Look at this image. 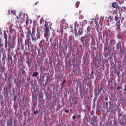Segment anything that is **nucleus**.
Instances as JSON below:
<instances>
[{"label":"nucleus","instance_id":"f257e3e1","mask_svg":"<svg viewBox=\"0 0 126 126\" xmlns=\"http://www.w3.org/2000/svg\"><path fill=\"white\" fill-rule=\"evenodd\" d=\"M39 22L41 26L44 25L43 29L44 30L45 38H48V37L50 36V29H49V25L48 24L47 22L44 20L43 18H41Z\"/></svg>","mask_w":126,"mask_h":126},{"label":"nucleus","instance_id":"f03ea898","mask_svg":"<svg viewBox=\"0 0 126 126\" xmlns=\"http://www.w3.org/2000/svg\"><path fill=\"white\" fill-rule=\"evenodd\" d=\"M121 13L118 12L117 15L115 17V20L116 21V26L117 27L116 30L118 32L121 31V26L123 24V20L121 19Z\"/></svg>","mask_w":126,"mask_h":126},{"label":"nucleus","instance_id":"7ed1b4c3","mask_svg":"<svg viewBox=\"0 0 126 126\" xmlns=\"http://www.w3.org/2000/svg\"><path fill=\"white\" fill-rule=\"evenodd\" d=\"M92 40V45L95 46L96 45V42L95 41V36L92 34H89L86 36L85 41L86 44H89L90 41Z\"/></svg>","mask_w":126,"mask_h":126},{"label":"nucleus","instance_id":"20e7f679","mask_svg":"<svg viewBox=\"0 0 126 126\" xmlns=\"http://www.w3.org/2000/svg\"><path fill=\"white\" fill-rule=\"evenodd\" d=\"M116 50L120 51L121 54H125V45L124 43L119 42L116 45Z\"/></svg>","mask_w":126,"mask_h":126},{"label":"nucleus","instance_id":"39448f33","mask_svg":"<svg viewBox=\"0 0 126 126\" xmlns=\"http://www.w3.org/2000/svg\"><path fill=\"white\" fill-rule=\"evenodd\" d=\"M31 37L32 38V42H35L40 38V35H38V34H36V36H35V34L31 35Z\"/></svg>","mask_w":126,"mask_h":126},{"label":"nucleus","instance_id":"423d86ee","mask_svg":"<svg viewBox=\"0 0 126 126\" xmlns=\"http://www.w3.org/2000/svg\"><path fill=\"white\" fill-rule=\"evenodd\" d=\"M7 25L9 26V30L10 33L12 34V33H13V30L12 29V26H13V24L10 22H8L7 23Z\"/></svg>","mask_w":126,"mask_h":126},{"label":"nucleus","instance_id":"0eeeda50","mask_svg":"<svg viewBox=\"0 0 126 126\" xmlns=\"http://www.w3.org/2000/svg\"><path fill=\"white\" fill-rule=\"evenodd\" d=\"M30 34L31 35V31H30V30L29 29H28V32L27 33L26 38L27 40H29V41H31V39H30Z\"/></svg>","mask_w":126,"mask_h":126},{"label":"nucleus","instance_id":"6e6552de","mask_svg":"<svg viewBox=\"0 0 126 126\" xmlns=\"http://www.w3.org/2000/svg\"><path fill=\"white\" fill-rule=\"evenodd\" d=\"M12 39L13 40L12 41V44H11L10 46V48H11V49H14V48H15V46L14 45V41L15 40V37H14V36H12Z\"/></svg>","mask_w":126,"mask_h":126},{"label":"nucleus","instance_id":"1a4fd4ad","mask_svg":"<svg viewBox=\"0 0 126 126\" xmlns=\"http://www.w3.org/2000/svg\"><path fill=\"white\" fill-rule=\"evenodd\" d=\"M28 43L27 44V45L28 46V49L30 50V46L31 48V49H33V47H34V45H32V42H31V41H29V40H28Z\"/></svg>","mask_w":126,"mask_h":126},{"label":"nucleus","instance_id":"9d476101","mask_svg":"<svg viewBox=\"0 0 126 126\" xmlns=\"http://www.w3.org/2000/svg\"><path fill=\"white\" fill-rule=\"evenodd\" d=\"M7 126H12V119H10L7 122Z\"/></svg>","mask_w":126,"mask_h":126},{"label":"nucleus","instance_id":"9b49d317","mask_svg":"<svg viewBox=\"0 0 126 126\" xmlns=\"http://www.w3.org/2000/svg\"><path fill=\"white\" fill-rule=\"evenodd\" d=\"M112 35H113V32L110 30H108L106 32V36H112Z\"/></svg>","mask_w":126,"mask_h":126},{"label":"nucleus","instance_id":"f8f14e48","mask_svg":"<svg viewBox=\"0 0 126 126\" xmlns=\"http://www.w3.org/2000/svg\"><path fill=\"white\" fill-rule=\"evenodd\" d=\"M35 32H36V27L33 26V27L32 28V32L31 34V35H35Z\"/></svg>","mask_w":126,"mask_h":126},{"label":"nucleus","instance_id":"ddd939ff","mask_svg":"<svg viewBox=\"0 0 126 126\" xmlns=\"http://www.w3.org/2000/svg\"><path fill=\"white\" fill-rule=\"evenodd\" d=\"M82 34H83V31H82V29L80 28L78 32V35L79 36H81V35H82Z\"/></svg>","mask_w":126,"mask_h":126},{"label":"nucleus","instance_id":"4468645a","mask_svg":"<svg viewBox=\"0 0 126 126\" xmlns=\"http://www.w3.org/2000/svg\"><path fill=\"white\" fill-rule=\"evenodd\" d=\"M23 20L25 21H27V20H28V15L27 14H24V17L23 18Z\"/></svg>","mask_w":126,"mask_h":126},{"label":"nucleus","instance_id":"2eb2a0df","mask_svg":"<svg viewBox=\"0 0 126 126\" xmlns=\"http://www.w3.org/2000/svg\"><path fill=\"white\" fill-rule=\"evenodd\" d=\"M112 7H114V8H116V7H118V6L119 5V4L117 2H114L112 3Z\"/></svg>","mask_w":126,"mask_h":126},{"label":"nucleus","instance_id":"dca6fc26","mask_svg":"<svg viewBox=\"0 0 126 126\" xmlns=\"http://www.w3.org/2000/svg\"><path fill=\"white\" fill-rule=\"evenodd\" d=\"M4 38L5 39V42H7V34L5 32H4Z\"/></svg>","mask_w":126,"mask_h":126},{"label":"nucleus","instance_id":"f3484780","mask_svg":"<svg viewBox=\"0 0 126 126\" xmlns=\"http://www.w3.org/2000/svg\"><path fill=\"white\" fill-rule=\"evenodd\" d=\"M72 102H73V104H74V105H77V100H76V98H72Z\"/></svg>","mask_w":126,"mask_h":126},{"label":"nucleus","instance_id":"a211bd4d","mask_svg":"<svg viewBox=\"0 0 126 126\" xmlns=\"http://www.w3.org/2000/svg\"><path fill=\"white\" fill-rule=\"evenodd\" d=\"M20 36H21V38H20V41L21 43H22V41H23V39H22V38H24V34L22 33L20 34Z\"/></svg>","mask_w":126,"mask_h":126},{"label":"nucleus","instance_id":"6ab92c4d","mask_svg":"<svg viewBox=\"0 0 126 126\" xmlns=\"http://www.w3.org/2000/svg\"><path fill=\"white\" fill-rule=\"evenodd\" d=\"M38 75V72H34L32 73V76L34 77H36Z\"/></svg>","mask_w":126,"mask_h":126},{"label":"nucleus","instance_id":"aec40b11","mask_svg":"<svg viewBox=\"0 0 126 126\" xmlns=\"http://www.w3.org/2000/svg\"><path fill=\"white\" fill-rule=\"evenodd\" d=\"M103 89V87H101L99 89H98V95L100 94V93H102V90Z\"/></svg>","mask_w":126,"mask_h":126},{"label":"nucleus","instance_id":"412c9836","mask_svg":"<svg viewBox=\"0 0 126 126\" xmlns=\"http://www.w3.org/2000/svg\"><path fill=\"white\" fill-rule=\"evenodd\" d=\"M85 39H86L85 36H82V37H81V42L82 43H83V42H84V40H85Z\"/></svg>","mask_w":126,"mask_h":126},{"label":"nucleus","instance_id":"4be33fe9","mask_svg":"<svg viewBox=\"0 0 126 126\" xmlns=\"http://www.w3.org/2000/svg\"><path fill=\"white\" fill-rule=\"evenodd\" d=\"M77 50H79V51H82V45H80L79 47H77Z\"/></svg>","mask_w":126,"mask_h":126},{"label":"nucleus","instance_id":"5701e85b","mask_svg":"<svg viewBox=\"0 0 126 126\" xmlns=\"http://www.w3.org/2000/svg\"><path fill=\"white\" fill-rule=\"evenodd\" d=\"M11 13L12 14L15 15V13H16V11H15V10H11Z\"/></svg>","mask_w":126,"mask_h":126},{"label":"nucleus","instance_id":"b1692460","mask_svg":"<svg viewBox=\"0 0 126 126\" xmlns=\"http://www.w3.org/2000/svg\"><path fill=\"white\" fill-rule=\"evenodd\" d=\"M78 6H79V2H77L75 4V7H76V8H77V7H78Z\"/></svg>","mask_w":126,"mask_h":126},{"label":"nucleus","instance_id":"393cba45","mask_svg":"<svg viewBox=\"0 0 126 126\" xmlns=\"http://www.w3.org/2000/svg\"><path fill=\"white\" fill-rule=\"evenodd\" d=\"M65 82H66V81L65 80H64L61 84V86H62V87L63 86V84H64V83H65Z\"/></svg>","mask_w":126,"mask_h":126},{"label":"nucleus","instance_id":"a878e982","mask_svg":"<svg viewBox=\"0 0 126 126\" xmlns=\"http://www.w3.org/2000/svg\"><path fill=\"white\" fill-rule=\"evenodd\" d=\"M77 24V22H75L74 23V30L76 31V25Z\"/></svg>","mask_w":126,"mask_h":126},{"label":"nucleus","instance_id":"bb28decb","mask_svg":"<svg viewBox=\"0 0 126 126\" xmlns=\"http://www.w3.org/2000/svg\"><path fill=\"white\" fill-rule=\"evenodd\" d=\"M119 1L120 3L122 4V3H124L125 0H119Z\"/></svg>","mask_w":126,"mask_h":126},{"label":"nucleus","instance_id":"cd10ccee","mask_svg":"<svg viewBox=\"0 0 126 126\" xmlns=\"http://www.w3.org/2000/svg\"><path fill=\"white\" fill-rule=\"evenodd\" d=\"M91 29L90 28V26H88V27H87V31H88V32H90Z\"/></svg>","mask_w":126,"mask_h":126},{"label":"nucleus","instance_id":"c85d7f7f","mask_svg":"<svg viewBox=\"0 0 126 126\" xmlns=\"http://www.w3.org/2000/svg\"><path fill=\"white\" fill-rule=\"evenodd\" d=\"M38 110H36L35 111H34L33 114L34 115H37V114H38Z\"/></svg>","mask_w":126,"mask_h":126},{"label":"nucleus","instance_id":"c756f323","mask_svg":"<svg viewBox=\"0 0 126 126\" xmlns=\"http://www.w3.org/2000/svg\"><path fill=\"white\" fill-rule=\"evenodd\" d=\"M5 47L7 48V42H5Z\"/></svg>","mask_w":126,"mask_h":126},{"label":"nucleus","instance_id":"7c9ffc66","mask_svg":"<svg viewBox=\"0 0 126 126\" xmlns=\"http://www.w3.org/2000/svg\"><path fill=\"white\" fill-rule=\"evenodd\" d=\"M65 113H69V110H65Z\"/></svg>","mask_w":126,"mask_h":126},{"label":"nucleus","instance_id":"2f4dec72","mask_svg":"<svg viewBox=\"0 0 126 126\" xmlns=\"http://www.w3.org/2000/svg\"><path fill=\"white\" fill-rule=\"evenodd\" d=\"M78 118L79 119H81V115L80 114H79V115H78Z\"/></svg>","mask_w":126,"mask_h":126},{"label":"nucleus","instance_id":"473e14b6","mask_svg":"<svg viewBox=\"0 0 126 126\" xmlns=\"http://www.w3.org/2000/svg\"><path fill=\"white\" fill-rule=\"evenodd\" d=\"M8 59H10L11 61H12V57H10L9 55L8 54Z\"/></svg>","mask_w":126,"mask_h":126},{"label":"nucleus","instance_id":"72a5a7b5","mask_svg":"<svg viewBox=\"0 0 126 126\" xmlns=\"http://www.w3.org/2000/svg\"><path fill=\"white\" fill-rule=\"evenodd\" d=\"M33 106L35 107V106H37V102L33 103Z\"/></svg>","mask_w":126,"mask_h":126},{"label":"nucleus","instance_id":"f704fd0d","mask_svg":"<svg viewBox=\"0 0 126 126\" xmlns=\"http://www.w3.org/2000/svg\"><path fill=\"white\" fill-rule=\"evenodd\" d=\"M120 89H122V87H117V90H120Z\"/></svg>","mask_w":126,"mask_h":126},{"label":"nucleus","instance_id":"c9c22d12","mask_svg":"<svg viewBox=\"0 0 126 126\" xmlns=\"http://www.w3.org/2000/svg\"><path fill=\"white\" fill-rule=\"evenodd\" d=\"M1 45H2V43H1V39L0 38V47H1Z\"/></svg>","mask_w":126,"mask_h":126},{"label":"nucleus","instance_id":"e433bc0d","mask_svg":"<svg viewBox=\"0 0 126 126\" xmlns=\"http://www.w3.org/2000/svg\"><path fill=\"white\" fill-rule=\"evenodd\" d=\"M76 70H78V72H80V68H78L76 69Z\"/></svg>","mask_w":126,"mask_h":126},{"label":"nucleus","instance_id":"4c0bfd02","mask_svg":"<svg viewBox=\"0 0 126 126\" xmlns=\"http://www.w3.org/2000/svg\"><path fill=\"white\" fill-rule=\"evenodd\" d=\"M72 120H75V116L73 115L72 116Z\"/></svg>","mask_w":126,"mask_h":126},{"label":"nucleus","instance_id":"58836bf2","mask_svg":"<svg viewBox=\"0 0 126 126\" xmlns=\"http://www.w3.org/2000/svg\"><path fill=\"white\" fill-rule=\"evenodd\" d=\"M62 21H63V22L65 23V22H66V21L65 20V19H63L62 20Z\"/></svg>","mask_w":126,"mask_h":126},{"label":"nucleus","instance_id":"ea45409f","mask_svg":"<svg viewBox=\"0 0 126 126\" xmlns=\"http://www.w3.org/2000/svg\"><path fill=\"white\" fill-rule=\"evenodd\" d=\"M27 63L30 66V63L29 62H27Z\"/></svg>","mask_w":126,"mask_h":126},{"label":"nucleus","instance_id":"a19ab883","mask_svg":"<svg viewBox=\"0 0 126 126\" xmlns=\"http://www.w3.org/2000/svg\"><path fill=\"white\" fill-rule=\"evenodd\" d=\"M26 21V24L27 25H28V20H27V21Z\"/></svg>","mask_w":126,"mask_h":126},{"label":"nucleus","instance_id":"79ce46f5","mask_svg":"<svg viewBox=\"0 0 126 126\" xmlns=\"http://www.w3.org/2000/svg\"><path fill=\"white\" fill-rule=\"evenodd\" d=\"M70 41H71V37L69 38V42H70Z\"/></svg>","mask_w":126,"mask_h":126},{"label":"nucleus","instance_id":"37998d69","mask_svg":"<svg viewBox=\"0 0 126 126\" xmlns=\"http://www.w3.org/2000/svg\"><path fill=\"white\" fill-rule=\"evenodd\" d=\"M105 105H106V107H108V102H106Z\"/></svg>","mask_w":126,"mask_h":126},{"label":"nucleus","instance_id":"c03bdc74","mask_svg":"<svg viewBox=\"0 0 126 126\" xmlns=\"http://www.w3.org/2000/svg\"><path fill=\"white\" fill-rule=\"evenodd\" d=\"M105 99L106 100V101H108V97H105Z\"/></svg>","mask_w":126,"mask_h":126},{"label":"nucleus","instance_id":"a18cd8bd","mask_svg":"<svg viewBox=\"0 0 126 126\" xmlns=\"http://www.w3.org/2000/svg\"><path fill=\"white\" fill-rule=\"evenodd\" d=\"M8 12L9 15H10V10H9Z\"/></svg>","mask_w":126,"mask_h":126},{"label":"nucleus","instance_id":"49530a36","mask_svg":"<svg viewBox=\"0 0 126 126\" xmlns=\"http://www.w3.org/2000/svg\"><path fill=\"white\" fill-rule=\"evenodd\" d=\"M72 26H73L71 25L70 26V29H72V28H73V27Z\"/></svg>","mask_w":126,"mask_h":126},{"label":"nucleus","instance_id":"de8ad7c7","mask_svg":"<svg viewBox=\"0 0 126 126\" xmlns=\"http://www.w3.org/2000/svg\"><path fill=\"white\" fill-rule=\"evenodd\" d=\"M22 73H25V71L24 70H22Z\"/></svg>","mask_w":126,"mask_h":126},{"label":"nucleus","instance_id":"09e8293b","mask_svg":"<svg viewBox=\"0 0 126 126\" xmlns=\"http://www.w3.org/2000/svg\"><path fill=\"white\" fill-rule=\"evenodd\" d=\"M47 80H50V78H49L48 76H47Z\"/></svg>","mask_w":126,"mask_h":126},{"label":"nucleus","instance_id":"8fccbe9b","mask_svg":"<svg viewBox=\"0 0 126 126\" xmlns=\"http://www.w3.org/2000/svg\"><path fill=\"white\" fill-rule=\"evenodd\" d=\"M96 31L97 32H99V29H98V27L96 28Z\"/></svg>","mask_w":126,"mask_h":126},{"label":"nucleus","instance_id":"3c124183","mask_svg":"<svg viewBox=\"0 0 126 126\" xmlns=\"http://www.w3.org/2000/svg\"><path fill=\"white\" fill-rule=\"evenodd\" d=\"M72 55L73 57H74V56H75V54H74V53H73L72 54Z\"/></svg>","mask_w":126,"mask_h":126},{"label":"nucleus","instance_id":"603ef678","mask_svg":"<svg viewBox=\"0 0 126 126\" xmlns=\"http://www.w3.org/2000/svg\"><path fill=\"white\" fill-rule=\"evenodd\" d=\"M38 3H39V2H36L35 3V5H36V4H38Z\"/></svg>","mask_w":126,"mask_h":126},{"label":"nucleus","instance_id":"864d4df0","mask_svg":"<svg viewBox=\"0 0 126 126\" xmlns=\"http://www.w3.org/2000/svg\"><path fill=\"white\" fill-rule=\"evenodd\" d=\"M93 73H94V72L93 71H92L91 74H93Z\"/></svg>","mask_w":126,"mask_h":126},{"label":"nucleus","instance_id":"5fc2aeb1","mask_svg":"<svg viewBox=\"0 0 126 126\" xmlns=\"http://www.w3.org/2000/svg\"><path fill=\"white\" fill-rule=\"evenodd\" d=\"M95 122V119H94L93 122H92V123H94Z\"/></svg>","mask_w":126,"mask_h":126},{"label":"nucleus","instance_id":"6e6d98bb","mask_svg":"<svg viewBox=\"0 0 126 126\" xmlns=\"http://www.w3.org/2000/svg\"><path fill=\"white\" fill-rule=\"evenodd\" d=\"M84 22L86 23H87V21L85 20V21H84Z\"/></svg>","mask_w":126,"mask_h":126},{"label":"nucleus","instance_id":"4d7b16f0","mask_svg":"<svg viewBox=\"0 0 126 126\" xmlns=\"http://www.w3.org/2000/svg\"><path fill=\"white\" fill-rule=\"evenodd\" d=\"M95 95H97V93H95Z\"/></svg>","mask_w":126,"mask_h":126},{"label":"nucleus","instance_id":"13d9d810","mask_svg":"<svg viewBox=\"0 0 126 126\" xmlns=\"http://www.w3.org/2000/svg\"><path fill=\"white\" fill-rule=\"evenodd\" d=\"M57 99L56 98V99H55V102H57Z\"/></svg>","mask_w":126,"mask_h":126},{"label":"nucleus","instance_id":"bf43d9fd","mask_svg":"<svg viewBox=\"0 0 126 126\" xmlns=\"http://www.w3.org/2000/svg\"><path fill=\"white\" fill-rule=\"evenodd\" d=\"M57 32H59V33H60V31L57 30Z\"/></svg>","mask_w":126,"mask_h":126},{"label":"nucleus","instance_id":"052dcab7","mask_svg":"<svg viewBox=\"0 0 126 126\" xmlns=\"http://www.w3.org/2000/svg\"><path fill=\"white\" fill-rule=\"evenodd\" d=\"M102 24H101V28H102Z\"/></svg>","mask_w":126,"mask_h":126},{"label":"nucleus","instance_id":"680f3d73","mask_svg":"<svg viewBox=\"0 0 126 126\" xmlns=\"http://www.w3.org/2000/svg\"><path fill=\"white\" fill-rule=\"evenodd\" d=\"M1 57V55L0 54V59Z\"/></svg>","mask_w":126,"mask_h":126},{"label":"nucleus","instance_id":"e2e57ef3","mask_svg":"<svg viewBox=\"0 0 126 126\" xmlns=\"http://www.w3.org/2000/svg\"><path fill=\"white\" fill-rule=\"evenodd\" d=\"M109 103L110 105H111V102H109Z\"/></svg>","mask_w":126,"mask_h":126},{"label":"nucleus","instance_id":"0e129e2a","mask_svg":"<svg viewBox=\"0 0 126 126\" xmlns=\"http://www.w3.org/2000/svg\"><path fill=\"white\" fill-rule=\"evenodd\" d=\"M71 111H72L71 109H70V112H71Z\"/></svg>","mask_w":126,"mask_h":126},{"label":"nucleus","instance_id":"69168bd1","mask_svg":"<svg viewBox=\"0 0 126 126\" xmlns=\"http://www.w3.org/2000/svg\"><path fill=\"white\" fill-rule=\"evenodd\" d=\"M73 72H75V71H73Z\"/></svg>","mask_w":126,"mask_h":126},{"label":"nucleus","instance_id":"338daca9","mask_svg":"<svg viewBox=\"0 0 126 126\" xmlns=\"http://www.w3.org/2000/svg\"><path fill=\"white\" fill-rule=\"evenodd\" d=\"M46 96H49V95L46 94Z\"/></svg>","mask_w":126,"mask_h":126},{"label":"nucleus","instance_id":"774afa93","mask_svg":"<svg viewBox=\"0 0 126 126\" xmlns=\"http://www.w3.org/2000/svg\"><path fill=\"white\" fill-rule=\"evenodd\" d=\"M44 126H46V124H44Z\"/></svg>","mask_w":126,"mask_h":126}]
</instances>
